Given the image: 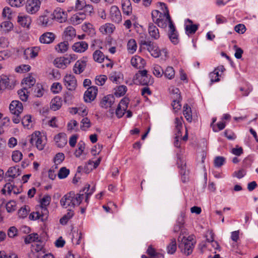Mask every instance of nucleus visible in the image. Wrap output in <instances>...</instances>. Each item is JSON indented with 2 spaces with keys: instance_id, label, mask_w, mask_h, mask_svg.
Wrapping results in <instances>:
<instances>
[{
  "instance_id": "f257e3e1",
  "label": "nucleus",
  "mask_w": 258,
  "mask_h": 258,
  "mask_svg": "<svg viewBox=\"0 0 258 258\" xmlns=\"http://www.w3.org/2000/svg\"><path fill=\"white\" fill-rule=\"evenodd\" d=\"M162 12L158 10H154L152 12V19L153 21L158 25V27L165 28L170 23H173L170 17L169 12L166 5L163 3H159Z\"/></svg>"
},
{
  "instance_id": "f03ea898",
  "label": "nucleus",
  "mask_w": 258,
  "mask_h": 258,
  "mask_svg": "<svg viewBox=\"0 0 258 258\" xmlns=\"http://www.w3.org/2000/svg\"><path fill=\"white\" fill-rule=\"evenodd\" d=\"M83 199V194H76L74 191H70L62 197L60 204L64 208H70V209H72L76 205H80Z\"/></svg>"
},
{
  "instance_id": "7ed1b4c3",
  "label": "nucleus",
  "mask_w": 258,
  "mask_h": 258,
  "mask_svg": "<svg viewBox=\"0 0 258 258\" xmlns=\"http://www.w3.org/2000/svg\"><path fill=\"white\" fill-rule=\"evenodd\" d=\"M139 51H142L147 50L154 57H159L161 54V51L159 47L153 42L149 40H141L139 43Z\"/></svg>"
},
{
  "instance_id": "20e7f679",
  "label": "nucleus",
  "mask_w": 258,
  "mask_h": 258,
  "mask_svg": "<svg viewBox=\"0 0 258 258\" xmlns=\"http://www.w3.org/2000/svg\"><path fill=\"white\" fill-rule=\"evenodd\" d=\"M29 142L32 145L35 144L40 151L43 150L47 142L46 136L39 131H35L31 136Z\"/></svg>"
},
{
  "instance_id": "39448f33",
  "label": "nucleus",
  "mask_w": 258,
  "mask_h": 258,
  "mask_svg": "<svg viewBox=\"0 0 258 258\" xmlns=\"http://www.w3.org/2000/svg\"><path fill=\"white\" fill-rule=\"evenodd\" d=\"M195 243L191 237L189 236L187 238L183 237L181 242L179 244V247L183 253L188 255L192 253Z\"/></svg>"
},
{
  "instance_id": "423d86ee",
  "label": "nucleus",
  "mask_w": 258,
  "mask_h": 258,
  "mask_svg": "<svg viewBox=\"0 0 258 258\" xmlns=\"http://www.w3.org/2000/svg\"><path fill=\"white\" fill-rule=\"evenodd\" d=\"M137 79L139 83L144 86H148L153 83L152 76L148 74V72L146 70H140L136 74Z\"/></svg>"
},
{
  "instance_id": "0eeeda50",
  "label": "nucleus",
  "mask_w": 258,
  "mask_h": 258,
  "mask_svg": "<svg viewBox=\"0 0 258 258\" xmlns=\"http://www.w3.org/2000/svg\"><path fill=\"white\" fill-rule=\"evenodd\" d=\"M40 5V0H27L25 5L26 11L30 14H35L39 10Z\"/></svg>"
},
{
  "instance_id": "6e6552de",
  "label": "nucleus",
  "mask_w": 258,
  "mask_h": 258,
  "mask_svg": "<svg viewBox=\"0 0 258 258\" xmlns=\"http://www.w3.org/2000/svg\"><path fill=\"white\" fill-rule=\"evenodd\" d=\"M168 36L169 40L174 45L177 44L179 43V34L174 23H170L168 27Z\"/></svg>"
},
{
  "instance_id": "1a4fd4ad",
  "label": "nucleus",
  "mask_w": 258,
  "mask_h": 258,
  "mask_svg": "<svg viewBox=\"0 0 258 258\" xmlns=\"http://www.w3.org/2000/svg\"><path fill=\"white\" fill-rule=\"evenodd\" d=\"M63 83L66 87L70 91L75 90L77 86V80L72 75H66L63 78Z\"/></svg>"
},
{
  "instance_id": "9d476101",
  "label": "nucleus",
  "mask_w": 258,
  "mask_h": 258,
  "mask_svg": "<svg viewBox=\"0 0 258 258\" xmlns=\"http://www.w3.org/2000/svg\"><path fill=\"white\" fill-rule=\"evenodd\" d=\"M98 88L96 86L90 87L85 91L84 95V99L86 102H91L93 101L97 95Z\"/></svg>"
},
{
  "instance_id": "9b49d317",
  "label": "nucleus",
  "mask_w": 258,
  "mask_h": 258,
  "mask_svg": "<svg viewBox=\"0 0 258 258\" xmlns=\"http://www.w3.org/2000/svg\"><path fill=\"white\" fill-rule=\"evenodd\" d=\"M87 57H83L77 60L73 67V72L76 74H80L85 70L87 62Z\"/></svg>"
},
{
  "instance_id": "f8f14e48",
  "label": "nucleus",
  "mask_w": 258,
  "mask_h": 258,
  "mask_svg": "<svg viewBox=\"0 0 258 258\" xmlns=\"http://www.w3.org/2000/svg\"><path fill=\"white\" fill-rule=\"evenodd\" d=\"M67 14L60 8H56L51 15L52 20H55L59 23L66 22L67 19Z\"/></svg>"
},
{
  "instance_id": "ddd939ff",
  "label": "nucleus",
  "mask_w": 258,
  "mask_h": 258,
  "mask_svg": "<svg viewBox=\"0 0 258 258\" xmlns=\"http://www.w3.org/2000/svg\"><path fill=\"white\" fill-rule=\"evenodd\" d=\"M109 17L113 22L119 23L122 20V16L118 8L113 6L110 8Z\"/></svg>"
},
{
  "instance_id": "4468645a",
  "label": "nucleus",
  "mask_w": 258,
  "mask_h": 258,
  "mask_svg": "<svg viewBox=\"0 0 258 258\" xmlns=\"http://www.w3.org/2000/svg\"><path fill=\"white\" fill-rule=\"evenodd\" d=\"M9 109L12 114H20L23 110V106L21 102L14 100L10 104Z\"/></svg>"
},
{
  "instance_id": "2eb2a0df",
  "label": "nucleus",
  "mask_w": 258,
  "mask_h": 258,
  "mask_svg": "<svg viewBox=\"0 0 258 258\" xmlns=\"http://www.w3.org/2000/svg\"><path fill=\"white\" fill-rule=\"evenodd\" d=\"M14 85L10 82V79L5 75L0 76V93L6 89L13 88Z\"/></svg>"
},
{
  "instance_id": "dca6fc26",
  "label": "nucleus",
  "mask_w": 258,
  "mask_h": 258,
  "mask_svg": "<svg viewBox=\"0 0 258 258\" xmlns=\"http://www.w3.org/2000/svg\"><path fill=\"white\" fill-rule=\"evenodd\" d=\"M39 25L43 27H50L52 25L53 20L51 16L46 15L40 16L37 20Z\"/></svg>"
},
{
  "instance_id": "f3484780",
  "label": "nucleus",
  "mask_w": 258,
  "mask_h": 258,
  "mask_svg": "<svg viewBox=\"0 0 258 258\" xmlns=\"http://www.w3.org/2000/svg\"><path fill=\"white\" fill-rule=\"evenodd\" d=\"M55 38V35L52 32H45L40 36L39 41L43 44L52 43Z\"/></svg>"
},
{
  "instance_id": "a211bd4d",
  "label": "nucleus",
  "mask_w": 258,
  "mask_h": 258,
  "mask_svg": "<svg viewBox=\"0 0 258 258\" xmlns=\"http://www.w3.org/2000/svg\"><path fill=\"white\" fill-rule=\"evenodd\" d=\"M70 59L66 56L57 57L54 60V64L58 68L64 69L70 63Z\"/></svg>"
},
{
  "instance_id": "6ab92c4d",
  "label": "nucleus",
  "mask_w": 258,
  "mask_h": 258,
  "mask_svg": "<svg viewBox=\"0 0 258 258\" xmlns=\"http://www.w3.org/2000/svg\"><path fill=\"white\" fill-rule=\"evenodd\" d=\"M39 50L40 48L38 47L27 48L24 51V57L26 59L29 57L31 58H35L38 55Z\"/></svg>"
},
{
  "instance_id": "aec40b11",
  "label": "nucleus",
  "mask_w": 258,
  "mask_h": 258,
  "mask_svg": "<svg viewBox=\"0 0 258 258\" xmlns=\"http://www.w3.org/2000/svg\"><path fill=\"white\" fill-rule=\"evenodd\" d=\"M54 140L57 147H63L67 143V135L65 133H60L54 137Z\"/></svg>"
},
{
  "instance_id": "412c9836",
  "label": "nucleus",
  "mask_w": 258,
  "mask_h": 258,
  "mask_svg": "<svg viewBox=\"0 0 258 258\" xmlns=\"http://www.w3.org/2000/svg\"><path fill=\"white\" fill-rule=\"evenodd\" d=\"M115 101V98L113 95H108L104 96L101 101V106L104 108L111 107Z\"/></svg>"
},
{
  "instance_id": "4be33fe9",
  "label": "nucleus",
  "mask_w": 258,
  "mask_h": 258,
  "mask_svg": "<svg viewBox=\"0 0 258 258\" xmlns=\"http://www.w3.org/2000/svg\"><path fill=\"white\" fill-rule=\"evenodd\" d=\"M88 48V44L85 41H79L75 43L72 46L73 50L78 53L85 52Z\"/></svg>"
},
{
  "instance_id": "5701e85b",
  "label": "nucleus",
  "mask_w": 258,
  "mask_h": 258,
  "mask_svg": "<svg viewBox=\"0 0 258 258\" xmlns=\"http://www.w3.org/2000/svg\"><path fill=\"white\" fill-rule=\"evenodd\" d=\"M148 30L150 36L152 39L157 40L159 38L160 33L159 29L153 23H149Z\"/></svg>"
},
{
  "instance_id": "b1692460",
  "label": "nucleus",
  "mask_w": 258,
  "mask_h": 258,
  "mask_svg": "<svg viewBox=\"0 0 258 258\" xmlns=\"http://www.w3.org/2000/svg\"><path fill=\"white\" fill-rule=\"evenodd\" d=\"M131 64L139 69L143 68L146 64V61L144 59L139 56L133 57L131 60Z\"/></svg>"
},
{
  "instance_id": "393cba45",
  "label": "nucleus",
  "mask_w": 258,
  "mask_h": 258,
  "mask_svg": "<svg viewBox=\"0 0 258 258\" xmlns=\"http://www.w3.org/2000/svg\"><path fill=\"white\" fill-rule=\"evenodd\" d=\"M186 21L189 24L185 26V33L187 35L195 34L199 28V24H193L192 21L189 19H187Z\"/></svg>"
},
{
  "instance_id": "a878e982",
  "label": "nucleus",
  "mask_w": 258,
  "mask_h": 258,
  "mask_svg": "<svg viewBox=\"0 0 258 258\" xmlns=\"http://www.w3.org/2000/svg\"><path fill=\"white\" fill-rule=\"evenodd\" d=\"M184 224V217L182 215L179 216L176 220V223L174 226L173 231L175 233L181 231L182 232L183 229V225Z\"/></svg>"
},
{
  "instance_id": "bb28decb",
  "label": "nucleus",
  "mask_w": 258,
  "mask_h": 258,
  "mask_svg": "<svg viewBox=\"0 0 258 258\" xmlns=\"http://www.w3.org/2000/svg\"><path fill=\"white\" fill-rule=\"evenodd\" d=\"M121 6L123 14L129 16L132 14V6L130 0H122Z\"/></svg>"
},
{
  "instance_id": "cd10ccee",
  "label": "nucleus",
  "mask_w": 258,
  "mask_h": 258,
  "mask_svg": "<svg viewBox=\"0 0 258 258\" xmlns=\"http://www.w3.org/2000/svg\"><path fill=\"white\" fill-rule=\"evenodd\" d=\"M115 29V26L111 23H106L101 26L99 30L103 34H110L113 32Z\"/></svg>"
},
{
  "instance_id": "c85d7f7f",
  "label": "nucleus",
  "mask_w": 258,
  "mask_h": 258,
  "mask_svg": "<svg viewBox=\"0 0 258 258\" xmlns=\"http://www.w3.org/2000/svg\"><path fill=\"white\" fill-rule=\"evenodd\" d=\"M85 18L86 15L84 13H77L71 17V21L73 25H78Z\"/></svg>"
},
{
  "instance_id": "c756f323",
  "label": "nucleus",
  "mask_w": 258,
  "mask_h": 258,
  "mask_svg": "<svg viewBox=\"0 0 258 258\" xmlns=\"http://www.w3.org/2000/svg\"><path fill=\"white\" fill-rule=\"evenodd\" d=\"M147 253L153 258H164L163 254L159 251H157L152 245L148 246Z\"/></svg>"
},
{
  "instance_id": "7c9ffc66",
  "label": "nucleus",
  "mask_w": 258,
  "mask_h": 258,
  "mask_svg": "<svg viewBox=\"0 0 258 258\" xmlns=\"http://www.w3.org/2000/svg\"><path fill=\"white\" fill-rule=\"evenodd\" d=\"M90 185L86 184L84 188L80 191V193L85 194V201L88 203L90 197L94 192L95 188V186H93L91 189L90 188Z\"/></svg>"
},
{
  "instance_id": "2f4dec72",
  "label": "nucleus",
  "mask_w": 258,
  "mask_h": 258,
  "mask_svg": "<svg viewBox=\"0 0 258 258\" xmlns=\"http://www.w3.org/2000/svg\"><path fill=\"white\" fill-rule=\"evenodd\" d=\"M62 105V100L58 96L55 97L50 102V108L53 111L58 110Z\"/></svg>"
},
{
  "instance_id": "473e14b6",
  "label": "nucleus",
  "mask_w": 258,
  "mask_h": 258,
  "mask_svg": "<svg viewBox=\"0 0 258 258\" xmlns=\"http://www.w3.org/2000/svg\"><path fill=\"white\" fill-rule=\"evenodd\" d=\"M35 83V79L32 76H28L23 79L22 84L24 89H29Z\"/></svg>"
},
{
  "instance_id": "72a5a7b5",
  "label": "nucleus",
  "mask_w": 258,
  "mask_h": 258,
  "mask_svg": "<svg viewBox=\"0 0 258 258\" xmlns=\"http://www.w3.org/2000/svg\"><path fill=\"white\" fill-rule=\"evenodd\" d=\"M65 38L68 41H71L76 36L75 29L72 26H69L66 28L64 32Z\"/></svg>"
},
{
  "instance_id": "f704fd0d",
  "label": "nucleus",
  "mask_w": 258,
  "mask_h": 258,
  "mask_svg": "<svg viewBox=\"0 0 258 258\" xmlns=\"http://www.w3.org/2000/svg\"><path fill=\"white\" fill-rule=\"evenodd\" d=\"M20 175V170L18 167L13 166L9 168L6 172V175L14 179Z\"/></svg>"
},
{
  "instance_id": "c9c22d12",
  "label": "nucleus",
  "mask_w": 258,
  "mask_h": 258,
  "mask_svg": "<svg viewBox=\"0 0 258 258\" xmlns=\"http://www.w3.org/2000/svg\"><path fill=\"white\" fill-rule=\"evenodd\" d=\"M18 22L22 27L28 28L31 24V18L29 16H18Z\"/></svg>"
},
{
  "instance_id": "e433bc0d",
  "label": "nucleus",
  "mask_w": 258,
  "mask_h": 258,
  "mask_svg": "<svg viewBox=\"0 0 258 258\" xmlns=\"http://www.w3.org/2000/svg\"><path fill=\"white\" fill-rule=\"evenodd\" d=\"M74 215V212L73 209H68V213L64 215L59 220V222L62 225H66L68 221Z\"/></svg>"
},
{
  "instance_id": "4c0bfd02",
  "label": "nucleus",
  "mask_w": 258,
  "mask_h": 258,
  "mask_svg": "<svg viewBox=\"0 0 258 258\" xmlns=\"http://www.w3.org/2000/svg\"><path fill=\"white\" fill-rule=\"evenodd\" d=\"M183 119L182 117H177L175 118L174 124L175 127L177 131V133L178 134L179 136H181V130L182 129V123Z\"/></svg>"
},
{
  "instance_id": "58836bf2",
  "label": "nucleus",
  "mask_w": 258,
  "mask_h": 258,
  "mask_svg": "<svg viewBox=\"0 0 258 258\" xmlns=\"http://www.w3.org/2000/svg\"><path fill=\"white\" fill-rule=\"evenodd\" d=\"M183 114L187 121L188 122H191L192 120L191 109L187 104L183 106Z\"/></svg>"
},
{
  "instance_id": "ea45409f",
  "label": "nucleus",
  "mask_w": 258,
  "mask_h": 258,
  "mask_svg": "<svg viewBox=\"0 0 258 258\" xmlns=\"http://www.w3.org/2000/svg\"><path fill=\"white\" fill-rule=\"evenodd\" d=\"M177 164L178 165L180 169V174L181 175V176H183L186 175V169H185V164L183 165V162H182L181 156L180 154L177 153Z\"/></svg>"
},
{
  "instance_id": "a19ab883",
  "label": "nucleus",
  "mask_w": 258,
  "mask_h": 258,
  "mask_svg": "<svg viewBox=\"0 0 258 258\" xmlns=\"http://www.w3.org/2000/svg\"><path fill=\"white\" fill-rule=\"evenodd\" d=\"M69 48L68 41H64L58 44L55 46V50L58 52L64 53L66 52Z\"/></svg>"
},
{
  "instance_id": "79ce46f5",
  "label": "nucleus",
  "mask_w": 258,
  "mask_h": 258,
  "mask_svg": "<svg viewBox=\"0 0 258 258\" xmlns=\"http://www.w3.org/2000/svg\"><path fill=\"white\" fill-rule=\"evenodd\" d=\"M93 57L95 61L101 63L104 60L105 56L102 51L97 50L94 52Z\"/></svg>"
},
{
  "instance_id": "37998d69",
  "label": "nucleus",
  "mask_w": 258,
  "mask_h": 258,
  "mask_svg": "<svg viewBox=\"0 0 258 258\" xmlns=\"http://www.w3.org/2000/svg\"><path fill=\"white\" fill-rule=\"evenodd\" d=\"M43 246L42 242H34L31 246V252L34 254L35 252L39 253L42 251Z\"/></svg>"
},
{
  "instance_id": "c03bdc74",
  "label": "nucleus",
  "mask_w": 258,
  "mask_h": 258,
  "mask_svg": "<svg viewBox=\"0 0 258 258\" xmlns=\"http://www.w3.org/2000/svg\"><path fill=\"white\" fill-rule=\"evenodd\" d=\"M164 76L169 80H172L175 76V71L171 67H168L165 70L163 71Z\"/></svg>"
},
{
  "instance_id": "a18cd8bd",
  "label": "nucleus",
  "mask_w": 258,
  "mask_h": 258,
  "mask_svg": "<svg viewBox=\"0 0 258 258\" xmlns=\"http://www.w3.org/2000/svg\"><path fill=\"white\" fill-rule=\"evenodd\" d=\"M39 239V236L37 233H31L25 238V243L29 244L31 242H36Z\"/></svg>"
},
{
  "instance_id": "49530a36",
  "label": "nucleus",
  "mask_w": 258,
  "mask_h": 258,
  "mask_svg": "<svg viewBox=\"0 0 258 258\" xmlns=\"http://www.w3.org/2000/svg\"><path fill=\"white\" fill-rule=\"evenodd\" d=\"M127 47L128 52L131 53H134L136 51L137 47L136 40L134 39L129 40Z\"/></svg>"
},
{
  "instance_id": "de8ad7c7",
  "label": "nucleus",
  "mask_w": 258,
  "mask_h": 258,
  "mask_svg": "<svg viewBox=\"0 0 258 258\" xmlns=\"http://www.w3.org/2000/svg\"><path fill=\"white\" fill-rule=\"evenodd\" d=\"M221 76L216 70H214L213 72L209 74V78H210V81L211 84L214 82H217L220 81L219 77Z\"/></svg>"
},
{
  "instance_id": "09e8293b",
  "label": "nucleus",
  "mask_w": 258,
  "mask_h": 258,
  "mask_svg": "<svg viewBox=\"0 0 258 258\" xmlns=\"http://www.w3.org/2000/svg\"><path fill=\"white\" fill-rule=\"evenodd\" d=\"M153 74L158 78H160L163 75V70L159 65L155 64L153 68Z\"/></svg>"
},
{
  "instance_id": "8fccbe9b",
  "label": "nucleus",
  "mask_w": 258,
  "mask_h": 258,
  "mask_svg": "<svg viewBox=\"0 0 258 258\" xmlns=\"http://www.w3.org/2000/svg\"><path fill=\"white\" fill-rule=\"evenodd\" d=\"M22 157L23 154L20 151L18 150H15L13 152L12 155V159L14 162L16 163L19 162L22 160Z\"/></svg>"
},
{
  "instance_id": "3c124183",
  "label": "nucleus",
  "mask_w": 258,
  "mask_h": 258,
  "mask_svg": "<svg viewBox=\"0 0 258 258\" xmlns=\"http://www.w3.org/2000/svg\"><path fill=\"white\" fill-rule=\"evenodd\" d=\"M29 92L28 89H24L23 87L22 89L18 90V94L19 95L20 99L23 101H26L28 99V93Z\"/></svg>"
},
{
  "instance_id": "603ef678",
  "label": "nucleus",
  "mask_w": 258,
  "mask_h": 258,
  "mask_svg": "<svg viewBox=\"0 0 258 258\" xmlns=\"http://www.w3.org/2000/svg\"><path fill=\"white\" fill-rule=\"evenodd\" d=\"M44 92V90L42 86L40 84H37L34 88V95L37 97H42Z\"/></svg>"
},
{
  "instance_id": "864d4df0",
  "label": "nucleus",
  "mask_w": 258,
  "mask_h": 258,
  "mask_svg": "<svg viewBox=\"0 0 258 258\" xmlns=\"http://www.w3.org/2000/svg\"><path fill=\"white\" fill-rule=\"evenodd\" d=\"M176 243L175 239H172L170 243L167 246V252L170 254H173L176 250Z\"/></svg>"
},
{
  "instance_id": "5fc2aeb1",
  "label": "nucleus",
  "mask_w": 258,
  "mask_h": 258,
  "mask_svg": "<svg viewBox=\"0 0 258 258\" xmlns=\"http://www.w3.org/2000/svg\"><path fill=\"white\" fill-rule=\"evenodd\" d=\"M70 173V170L65 167H61L58 173V177L59 179L66 178Z\"/></svg>"
},
{
  "instance_id": "6e6d98bb",
  "label": "nucleus",
  "mask_w": 258,
  "mask_h": 258,
  "mask_svg": "<svg viewBox=\"0 0 258 258\" xmlns=\"http://www.w3.org/2000/svg\"><path fill=\"white\" fill-rule=\"evenodd\" d=\"M21 122L24 127L29 128L31 126L30 125V123L32 122L31 116L27 115L24 116L21 120Z\"/></svg>"
},
{
  "instance_id": "4d7b16f0",
  "label": "nucleus",
  "mask_w": 258,
  "mask_h": 258,
  "mask_svg": "<svg viewBox=\"0 0 258 258\" xmlns=\"http://www.w3.org/2000/svg\"><path fill=\"white\" fill-rule=\"evenodd\" d=\"M127 91V88L125 86L121 85L117 87L115 92V95L117 97L123 96Z\"/></svg>"
},
{
  "instance_id": "13d9d810",
  "label": "nucleus",
  "mask_w": 258,
  "mask_h": 258,
  "mask_svg": "<svg viewBox=\"0 0 258 258\" xmlns=\"http://www.w3.org/2000/svg\"><path fill=\"white\" fill-rule=\"evenodd\" d=\"M91 126V122L88 117L83 118L81 121V129L83 131L89 128Z\"/></svg>"
},
{
  "instance_id": "bf43d9fd",
  "label": "nucleus",
  "mask_w": 258,
  "mask_h": 258,
  "mask_svg": "<svg viewBox=\"0 0 258 258\" xmlns=\"http://www.w3.org/2000/svg\"><path fill=\"white\" fill-rule=\"evenodd\" d=\"M7 2L11 7L18 8L23 5L25 0H7Z\"/></svg>"
},
{
  "instance_id": "052dcab7",
  "label": "nucleus",
  "mask_w": 258,
  "mask_h": 258,
  "mask_svg": "<svg viewBox=\"0 0 258 258\" xmlns=\"http://www.w3.org/2000/svg\"><path fill=\"white\" fill-rule=\"evenodd\" d=\"M226 159L222 156H217L214 159V165L216 167H220L225 163Z\"/></svg>"
},
{
  "instance_id": "680f3d73",
  "label": "nucleus",
  "mask_w": 258,
  "mask_h": 258,
  "mask_svg": "<svg viewBox=\"0 0 258 258\" xmlns=\"http://www.w3.org/2000/svg\"><path fill=\"white\" fill-rule=\"evenodd\" d=\"M83 237L82 234L81 232L75 233L73 234V238H72V242L73 243L76 244V245H79L81 243V239Z\"/></svg>"
},
{
  "instance_id": "e2e57ef3",
  "label": "nucleus",
  "mask_w": 258,
  "mask_h": 258,
  "mask_svg": "<svg viewBox=\"0 0 258 258\" xmlns=\"http://www.w3.org/2000/svg\"><path fill=\"white\" fill-rule=\"evenodd\" d=\"M50 201V196L48 195H45L40 201L41 207H47L49 205Z\"/></svg>"
},
{
  "instance_id": "0e129e2a",
  "label": "nucleus",
  "mask_w": 258,
  "mask_h": 258,
  "mask_svg": "<svg viewBox=\"0 0 258 258\" xmlns=\"http://www.w3.org/2000/svg\"><path fill=\"white\" fill-rule=\"evenodd\" d=\"M1 26L4 31L9 32L13 28V24L10 21H5L1 24Z\"/></svg>"
},
{
  "instance_id": "69168bd1",
  "label": "nucleus",
  "mask_w": 258,
  "mask_h": 258,
  "mask_svg": "<svg viewBox=\"0 0 258 258\" xmlns=\"http://www.w3.org/2000/svg\"><path fill=\"white\" fill-rule=\"evenodd\" d=\"M107 79V77L105 75L97 76L95 79L96 84L98 86H102L105 84Z\"/></svg>"
},
{
  "instance_id": "338daca9",
  "label": "nucleus",
  "mask_w": 258,
  "mask_h": 258,
  "mask_svg": "<svg viewBox=\"0 0 258 258\" xmlns=\"http://www.w3.org/2000/svg\"><path fill=\"white\" fill-rule=\"evenodd\" d=\"M64 159V155L62 153L56 154L54 158V162L56 165L60 164Z\"/></svg>"
},
{
  "instance_id": "774afa93",
  "label": "nucleus",
  "mask_w": 258,
  "mask_h": 258,
  "mask_svg": "<svg viewBox=\"0 0 258 258\" xmlns=\"http://www.w3.org/2000/svg\"><path fill=\"white\" fill-rule=\"evenodd\" d=\"M31 67L28 64L20 66L16 68V71L18 73H26L30 70Z\"/></svg>"
}]
</instances>
